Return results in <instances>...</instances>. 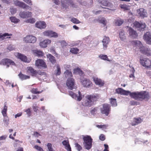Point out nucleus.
I'll return each instance as SVG.
<instances>
[{
	"instance_id": "473e14b6",
	"label": "nucleus",
	"mask_w": 151,
	"mask_h": 151,
	"mask_svg": "<svg viewBox=\"0 0 151 151\" xmlns=\"http://www.w3.org/2000/svg\"><path fill=\"white\" fill-rule=\"evenodd\" d=\"M18 76L22 80H25L30 78V76L23 74L21 73L18 75Z\"/></svg>"
},
{
	"instance_id": "8fccbe9b",
	"label": "nucleus",
	"mask_w": 151,
	"mask_h": 151,
	"mask_svg": "<svg viewBox=\"0 0 151 151\" xmlns=\"http://www.w3.org/2000/svg\"><path fill=\"white\" fill-rule=\"evenodd\" d=\"M71 21L72 22L75 24H79L81 22L78 19L75 18H73Z\"/></svg>"
},
{
	"instance_id": "a878e982",
	"label": "nucleus",
	"mask_w": 151,
	"mask_h": 151,
	"mask_svg": "<svg viewBox=\"0 0 151 151\" xmlns=\"http://www.w3.org/2000/svg\"><path fill=\"white\" fill-rule=\"evenodd\" d=\"M32 51L33 53L38 57H42L44 55V53L42 52L40 50H33Z\"/></svg>"
},
{
	"instance_id": "a19ab883",
	"label": "nucleus",
	"mask_w": 151,
	"mask_h": 151,
	"mask_svg": "<svg viewBox=\"0 0 151 151\" xmlns=\"http://www.w3.org/2000/svg\"><path fill=\"white\" fill-rule=\"evenodd\" d=\"M61 73L60 68L59 67H57L55 70V73L56 76L60 75Z\"/></svg>"
},
{
	"instance_id": "dca6fc26",
	"label": "nucleus",
	"mask_w": 151,
	"mask_h": 151,
	"mask_svg": "<svg viewBox=\"0 0 151 151\" xmlns=\"http://www.w3.org/2000/svg\"><path fill=\"white\" fill-rule=\"evenodd\" d=\"M137 14L142 18H144L147 17L146 11L143 8H141L137 9Z\"/></svg>"
},
{
	"instance_id": "423d86ee",
	"label": "nucleus",
	"mask_w": 151,
	"mask_h": 151,
	"mask_svg": "<svg viewBox=\"0 0 151 151\" xmlns=\"http://www.w3.org/2000/svg\"><path fill=\"white\" fill-rule=\"evenodd\" d=\"M19 15L22 18L25 19L32 17V13L31 12L27 11H21Z\"/></svg>"
},
{
	"instance_id": "aec40b11",
	"label": "nucleus",
	"mask_w": 151,
	"mask_h": 151,
	"mask_svg": "<svg viewBox=\"0 0 151 151\" xmlns=\"http://www.w3.org/2000/svg\"><path fill=\"white\" fill-rule=\"evenodd\" d=\"M27 72L30 74L32 76H37V71L35 70L32 67H28L27 68Z\"/></svg>"
},
{
	"instance_id": "4468645a",
	"label": "nucleus",
	"mask_w": 151,
	"mask_h": 151,
	"mask_svg": "<svg viewBox=\"0 0 151 151\" xmlns=\"http://www.w3.org/2000/svg\"><path fill=\"white\" fill-rule=\"evenodd\" d=\"M93 81L96 85H98L99 86L102 87L104 86V81L98 77L93 76L92 77Z\"/></svg>"
},
{
	"instance_id": "ea45409f",
	"label": "nucleus",
	"mask_w": 151,
	"mask_h": 151,
	"mask_svg": "<svg viewBox=\"0 0 151 151\" xmlns=\"http://www.w3.org/2000/svg\"><path fill=\"white\" fill-rule=\"evenodd\" d=\"M124 22V21L121 19L116 20L115 22L116 25L120 26Z\"/></svg>"
},
{
	"instance_id": "e433bc0d",
	"label": "nucleus",
	"mask_w": 151,
	"mask_h": 151,
	"mask_svg": "<svg viewBox=\"0 0 151 151\" xmlns=\"http://www.w3.org/2000/svg\"><path fill=\"white\" fill-rule=\"evenodd\" d=\"M110 101L112 106H117V104L116 99L111 98L110 99Z\"/></svg>"
},
{
	"instance_id": "a18cd8bd",
	"label": "nucleus",
	"mask_w": 151,
	"mask_h": 151,
	"mask_svg": "<svg viewBox=\"0 0 151 151\" xmlns=\"http://www.w3.org/2000/svg\"><path fill=\"white\" fill-rule=\"evenodd\" d=\"M61 6L63 8L66 9L68 6L67 4V1H61Z\"/></svg>"
},
{
	"instance_id": "f03ea898",
	"label": "nucleus",
	"mask_w": 151,
	"mask_h": 151,
	"mask_svg": "<svg viewBox=\"0 0 151 151\" xmlns=\"http://www.w3.org/2000/svg\"><path fill=\"white\" fill-rule=\"evenodd\" d=\"M86 99L82 103L83 106L90 107L93 105L94 102L97 101L99 98V95L97 94H93L88 95L86 96Z\"/></svg>"
},
{
	"instance_id": "c9c22d12",
	"label": "nucleus",
	"mask_w": 151,
	"mask_h": 151,
	"mask_svg": "<svg viewBox=\"0 0 151 151\" xmlns=\"http://www.w3.org/2000/svg\"><path fill=\"white\" fill-rule=\"evenodd\" d=\"M10 19L11 21L14 23H17L20 21V20L16 18L15 17H10Z\"/></svg>"
},
{
	"instance_id": "6e6552de",
	"label": "nucleus",
	"mask_w": 151,
	"mask_h": 151,
	"mask_svg": "<svg viewBox=\"0 0 151 151\" xmlns=\"http://www.w3.org/2000/svg\"><path fill=\"white\" fill-rule=\"evenodd\" d=\"M134 26L140 31H143L145 30L146 25L145 23H140L138 22H135L134 23Z\"/></svg>"
},
{
	"instance_id": "ddd939ff",
	"label": "nucleus",
	"mask_w": 151,
	"mask_h": 151,
	"mask_svg": "<svg viewBox=\"0 0 151 151\" xmlns=\"http://www.w3.org/2000/svg\"><path fill=\"white\" fill-rule=\"evenodd\" d=\"M78 96L77 94L74 93L72 91H70L69 92V95L70 96L73 98L76 99L78 101H81L82 99V95L80 91H78Z\"/></svg>"
},
{
	"instance_id": "f3484780",
	"label": "nucleus",
	"mask_w": 151,
	"mask_h": 151,
	"mask_svg": "<svg viewBox=\"0 0 151 151\" xmlns=\"http://www.w3.org/2000/svg\"><path fill=\"white\" fill-rule=\"evenodd\" d=\"M128 31L129 35L131 37L136 38L137 36V34L136 32L132 29L131 27H129Z\"/></svg>"
},
{
	"instance_id": "680f3d73",
	"label": "nucleus",
	"mask_w": 151,
	"mask_h": 151,
	"mask_svg": "<svg viewBox=\"0 0 151 151\" xmlns=\"http://www.w3.org/2000/svg\"><path fill=\"white\" fill-rule=\"evenodd\" d=\"M99 139L101 141H104L105 140V136L103 134H101L99 136Z\"/></svg>"
},
{
	"instance_id": "37998d69",
	"label": "nucleus",
	"mask_w": 151,
	"mask_h": 151,
	"mask_svg": "<svg viewBox=\"0 0 151 151\" xmlns=\"http://www.w3.org/2000/svg\"><path fill=\"white\" fill-rule=\"evenodd\" d=\"M4 119H3V121L4 123L6 125V126H7L9 124V118L7 116H4Z\"/></svg>"
},
{
	"instance_id": "0eeeda50",
	"label": "nucleus",
	"mask_w": 151,
	"mask_h": 151,
	"mask_svg": "<svg viewBox=\"0 0 151 151\" xmlns=\"http://www.w3.org/2000/svg\"><path fill=\"white\" fill-rule=\"evenodd\" d=\"M0 65H14L15 63L14 62L10 59L5 58L3 59L1 61H0Z\"/></svg>"
},
{
	"instance_id": "5701e85b",
	"label": "nucleus",
	"mask_w": 151,
	"mask_h": 151,
	"mask_svg": "<svg viewBox=\"0 0 151 151\" xmlns=\"http://www.w3.org/2000/svg\"><path fill=\"white\" fill-rule=\"evenodd\" d=\"M142 119L140 118H135L133 119V122L131 123L132 126H135L140 123L142 122Z\"/></svg>"
},
{
	"instance_id": "f257e3e1",
	"label": "nucleus",
	"mask_w": 151,
	"mask_h": 151,
	"mask_svg": "<svg viewBox=\"0 0 151 151\" xmlns=\"http://www.w3.org/2000/svg\"><path fill=\"white\" fill-rule=\"evenodd\" d=\"M115 91L116 93L118 94L126 96L129 95L131 98L140 101L144 99H148L150 98L149 93L145 91L131 92L129 91L124 90L121 88L116 89Z\"/></svg>"
},
{
	"instance_id": "4be33fe9",
	"label": "nucleus",
	"mask_w": 151,
	"mask_h": 151,
	"mask_svg": "<svg viewBox=\"0 0 151 151\" xmlns=\"http://www.w3.org/2000/svg\"><path fill=\"white\" fill-rule=\"evenodd\" d=\"M98 1L103 5L105 6H112L113 4L106 0H98Z\"/></svg>"
},
{
	"instance_id": "e2e57ef3",
	"label": "nucleus",
	"mask_w": 151,
	"mask_h": 151,
	"mask_svg": "<svg viewBox=\"0 0 151 151\" xmlns=\"http://www.w3.org/2000/svg\"><path fill=\"white\" fill-rule=\"evenodd\" d=\"M25 111L27 113V114L29 116L31 115V111L30 109H26Z\"/></svg>"
},
{
	"instance_id": "72a5a7b5",
	"label": "nucleus",
	"mask_w": 151,
	"mask_h": 151,
	"mask_svg": "<svg viewBox=\"0 0 151 151\" xmlns=\"http://www.w3.org/2000/svg\"><path fill=\"white\" fill-rule=\"evenodd\" d=\"M7 106H6V104H5L4 108L3 110L1 111V113L2 115L4 116H7Z\"/></svg>"
},
{
	"instance_id": "2f4dec72",
	"label": "nucleus",
	"mask_w": 151,
	"mask_h": 151,
	"mask_svg": "<svg viewBox=\"0 0 151 151\" xmlns=\"http://www.w3.org/2000/svg\"><path fill=\"white\" fill-rule=\"evenodd\" d=\"M99 57L101 60H107L109 61H110L109 59L108 58L107 56L106 55L101 54L99 55Z\"/></svg>"
},
{
	"instance_id": "cd10ccee",
	"label": "nucleus",
	"mask_w": 151,
	"mask_h": 151,
	"mask_svg": "<svg viewBox=\"0 0 151 151\" xmlns=\"http://www.w3.org/2000/svg\"><path fill=\"white\" fill-rule=\"evenodd\" d=\"M119 36L120 40L122 41H124L126 39L125 32L123 30H121L119 32Z\"/></svg>"
},
{
	"instance_id": "bf43d9fd",
	"label": "nucleus",
	"mask_w": 151,
	"mask_h": 151,
	"mask_svg": "<svg viewBox=\"0 0 151 151\" xmlns=\"http://www.w3.org/2000/svg\"><path fill=\"white\" fill-rule=\"evenodd\" d=\"M7 49L9 51H12L14 50V48L13 47V45H10L8 46Z\"/></svg>"
},
{
	"instance_id": "4c0bfd02",
	"label": "nucleus",
	"mask_w": 151,
	"mask_h": 151,
	"mask_svg": "<svg viewBox=\"0 0 151 151\" xmlns=\"http://www.w3.org/2000/svg\"><path fill=\"white\" fill-rule=\"evenodd\" d=\"M79 51V50L76 48H71L70 50V52L74 54H77Z\"/></svg>"
},
{
	"instance_id": "774afa93",
	"label": "nucleus",
	"mask_w": 151,
	"mask_h": 151,
	"mask_svg": "<svg viewBox=\"0 0 151 151\" xmlns=\"http://www.w3.org/2000/svg\"><path fill=\"white\" fill-rule=\"evenodd\" d=\"M22 113H17L15 115V117L16 118L17 117H19L22 116Z\"/></svg>"
},
{
	"instance_id": "393cba45",
	"label": "nucleus",
	"mask_w": 151,
	"mask_h": 151,
	"mask_svg": "<svg viewBox=\"0 0 151 151\" xmlns=\"http://www.w3.org/2000/svg\"><path fill=\"white\" fill-rule=\"evenodd\" d=\"M36 66H45V64L44 61L40 59H37L35 61Z\"/></svg>"
},
{
	"instance_id": "c756f323",
	"label": "nucleus",
	"mask_w": 151,
	"mask_h": 151,
	"mask_svg": "<svg viewBox=\"0 0 151 151\" xmlns=\"http://www.w3.org/2000/svg\"><path fill=\"white\" fill-rule=\"evenodd\" d=\"M73 73L78 74L81 76H83V72L78 68L74 69Z\"/></svg>"
},
{
	"instance_id": "0e129e2a",
	"label": "nucleus",
	"mask_w": 151,
	"mask_h": 151,
	"mask_svg": "<svg viewBox=\"0 0 151 151\" xmlns=\"http://www.w3.org/2000/svg\"><path fill=\"white\" fill-rule=\"evenodd\" d=\"M121 8L126 10H128V8L126 5H122L121 6Z\"/></svg>"
},
{
	"instance_id": "3c124183",
	"label": "nucleus",
	"mask_w": 151,
	"mask_h": 151,
	"mask_svg": "<svg viewBox=\"0 0 151 151\" xmlns=\"http://www.w3.org/2000/svg\"><path fill=\"white\" fill-rule=\"evenodd\" d=\"M51 31L48 30L45 31L43 32V34L45 36L50 37Z\"/></svg>"
},
{
	"instance_id": "603ef678",
	"label": "nucleus",
	"mask_w": 151,
	"mask_h": 151,
	"mask_svg": "<svg viewBox=\"0 0 151 151\" xmlns=\"http://www.w3.org/2000/svg\"><path fill=\"white\" fill-rule=\"evenodd\" d=\"M9 10L12 14H15L17 10L16 9L14 8H10Z\"/></svg>"
},
{
	"instance_id": "49530a36",
	"label": "nucleus",
	"mask_w": 151,
	"mask_h": 151,
	"mask_svg": "<svg viewBox=\"0 0 151 151\" xmlns=\"http://www.w3.org/2000/svg\"><path fill=\"white\" fill-rule=\"evenodd\" d=\"M99 110L98 107H96L94 108L91 111V113L92 114H94L97 113Z\"/></svg>"
},
{
	"instance_id": "1a4fd4ad",
	"label": "nucleus",
	"mask_w": 151,
	"mask_h": 151,
	"mask_svg": "<svg viewBox=\"0 0 151 151\" xmlns=\"http://www.w3.org/2000/svg\"><path fill=\"white\" fill-rule=\"evenodd\" d=\"M36 38L34 36L28 35L23 39V41L26 43H34L36 41Z\"/></svg>"
},
{
	"instance_id": "9d476101",
	"label": "nucleus",
	"mask_w": 151,
	"mask_h": 151,
	"mask_svg": "<svg viewBox=\"0 0 151 151\" xmlns=\"http://www.w3.org/2000/svg\"><path fill=\"white\" fill-rule=\"evenodd\" d=\"M66 85L68 88L71 90L74 88L75 81L73 78H68L66 82Z\"/></svg>"
},
{
	"instance_id": "052dcab7",
	"label": "nucleus",
	"mask_w": 151,
	"mask_h": 151,
	"mask_svg": "<svg viewBox=\"0 0 151 151\" xmlns=\"http://www.w3.org/2000/svg\"><path fill=\"white\" fill-rule=\"evenodd\" d=\"M27 4L32 5V2L31 0H23Z\"/></svg>"
},
{
	"instance_id": "6ab92c4d",
	"label": "nucleus",
	"mask_w": 151,
	"mask_h": 151,
	"mask_svg": "<svg viewBox=\"0 0 151 151\" xmlns=\"http://www.w3.org/2000/svg\"><path fill=\"white\" fill-rule=\"evenodd\" d=\"M36 27L40 29L45 28L46 24L45 22L43 21H39L37 22L35 24Z\"/></svg>"
},
{
	"instance_id": "6e6d98bb",
	"label": "nucleus",
	"mask_w": 151,
	"mask_h": 151,
	"mask_svg": "<svg viewBox=\"0 0 151 151\" xmlns=\"http://www.w3.org/2000/svg\"><path fill=\"white\" fill-rule=\"evenodd\" d=\"M34 148L38 150L39 151H44L41 147L37 145L34 146Z\"/></svg>"
},
{
	"instance_id": "bb28decb",
	"label": "nucleus",
	"mask_w": 151,
	"mask_h": 151,
	"mask_svg": "<svg viewBox=\"0 0 151 151\" xmlns=\"http://www.w3.org/2000/svg\"><path fill=\"white\" fill-rule=\"evenodd\" d=\"M62 143L63 145L65 146V148L68 151H71V148L69 144L68 140H64L63 142Z\"/></svg>"
},
{
	"instance_id": "69168bd1",
	"label": "nucleus",
	"mask_w": 151,
	"mask_h": 151,
	"mask_svg": "<svg viewBox=\"0 0 151 151\" xmlns=\"http://www.w3.org/2000/svg\"><path fill=\"white\" fill-rule=\"evenodd\" d=\"M104 146L105 147V149L103 151H109L108 150V149L109 148L108 145L106 144H104Z\"/></svg>"
},
{
	"instance_id": "a211bd4d",
	"label": "nucleus",
	"mask_w": 151,
	"mask_h": 151,
	"mask_svg": "<svg viewBox=\"0 0 151 151\" xmlns=\"http://www.w3.org/2000/svg\"><path fill=\"white\" fill-rule=\"evenodd\" d=\"M110 41L109 37L104 36L102 41L103 45L104 50H106L107 47V45L109 44Z\"/></svg>"
},
{
	"instance_id": "c85d7f7f",
	"label": "nucleus",
	"mask_w": 151,
	"mask_h": 151,
	"mask_svg": "<svg viewBox=\"0 0 151 151\" xmlns=\"http://www.w3.org/2000/svg\"><path fill=\"white\" fill-rule=\"evenodd\" d=\"M47 58L49 59V60L53 64H54L56 63V60L55 59V58L53 55L49 54L47 55Z\"/></svg>"
},
{
	"instance_id": "5fc2aeb1",
	"label": "nucleus",
	"mask_w": 151,
	"mask_h": 151,
	"mask_svg": "<svg viewBox=\"0 0 151 151\" xmlns=\"http://www.w3.org/2000/svg\"><path fill=\"white\" fill-rule=\"evenodd\" d=\"M12 34H9L8 33H5L3 35L0 34V38H3L7 36L12 35Z\"/></svg>"
},
{
	"instance_id": "2eb2a0df",
	"label": "nucleus",
	"mask_w": 151,
	"mask_h": 151,
	"mask_svg": "<svg viewBox=\"0 0 151 151\" xmlns=\"http://www.w3.org/2000/svg\"><path fill=\"white\" fill-rule=\"evenodd\" d=\"M140 62L142 66H151V62L147 59L145 58H140Z\"/></svg>"
},
{
	"instance_id": "412c9836",
	"label": "nucleus",
	"mask_w": 151,
	"mask_h": 151,
	"mask_svg": "<svg viewBox=\"0 0 151 151\" xmlns=\"http://www.w3.org/2000/svg\"><path fill=\"white\" fill-rule=\"evenodd\" d=\"M51 42V41L49 40H45L40 42V45L42 47L45 48Z\"/></svg>"
},
{
	"instance_id": "4d7b16f0",
	"label": "nucleus",
	"mask_w": 151,
	"mask_h": 151,
	"mask_svg": "<svg viewBox=\"0 0 151 151\" xmlns=\"http://www.w3.org/2000/svg\"><path fill=\"white\" fill-rule=\"evenodd\" d=\"M37 76L38 75H46V73L45 72L42 71L40 70H39L37 71Z\"/></svg>"
},
{
	"instance_id": "7ed1b4c3",
	"label": "nucleus",
	"mask_w": 151,
	"mask_h": 151,
	"mask_svg": "<svg viewBox=\"0 0 151 151\" xmlns=\"http://www.w3.org/2000/svg\"><path fill=\"white\" fill-rule=\"evenodd\" d=\"M83 144L85 148L87 150L91 148L92 145L93 139L90 136L86 135L83 137Z\"/></svg>"
},
{
	"instance_id": "09e8293b",
	"label": "nucleus",
	"mask_w": 151,
	"mask_h": 151,
	"mask_svg": "<svg viewBox=\"0 0 151 151\" xmlns=\"http://www.w3.org/2000/svg\"><path fill=\"white\" fill-rule=\"evenodd\" d=\"M75 147L78 150L80 151L82 150V147L78 143H75Z\"/></svg>"
},
{
	"instance_id": "79ce46f5",
	"label": "nucleus",
	"mask_w": 151,
	"mask_h": 151,
	"mask_svg": "<svg viewBox=\"0 0 151 151\" xmlns=\"http://www.w3.org/2000/svg\"><path fill=\"white\" fill-rule=\"evenodd\" d=\"M47 146L49 151H55L52 148V144L51 143H47Z\"/></svg>"
},
{
	"instance_id": "de8ad7c7",
	"label": "nucleus",
	"mask_w": 151,
	"mask_h": 151,
	"mask_svg": "<svg viewBox=\"0 0 151 151\" xmlns=\"http://www.w3.org/2000/svg\"><path fill=\"white\" fill-rule=\"evenodd\" d=\"M51 32L50 35V37H54L56 38L58 37V34L55 32L51 31Z\"/></svg>"
},
{
	"instance_id": "39448f33",
	"label": "nucleus",
	"mask_w": 151,
	"mask_h": 151,
	"mask_svg": "<svg viewBox=\"0 0 151 151\" xmlns=\"http://www.w3.org/2000/svg\"><path fill=\"white\" fill-rule=\"evenodd\" d=\"M14 3L16 6H18L24 9L32 10V8L31 7L23 2L20 1L18 0H15L14 1Z\"/></svg>"
},
{
	"instance_id": "b1692460",
	"label": "nucleus",
	"mask_w": 151,
	"mask_h": 151,
	"mask_svg": "<svg viewBox=\"0 0 151 151\" xmlns=\"http://www.w3.org/2000/svg\"><path fill=\"white\" fill-rule=\"evenodd\" d=\"M18 58L20 59L22 61L27 63L29 62V60H28L27 57L24 55L18 53Z\"/></svg>"
},
{
	"instance_id": "f8f14e48",
	"label": "nucleus",
	"mask_w": 151,
	"mask_h": 151,
	"mask_svg": "<svg viewBox=\"0 0 151 151\" xmlns=\"http://www.w3.org/2000/svg\"><path fill=\"white\" fill-rule=\"evenodd\" d=\"M133 42L135 45H137V46L139 45L138 46L139 47L140 50L141 52L142 53L145 54L148 48L142 46L141 42L139 41H134Z\"/></svg>"
},
{
	"instance_id": "58836bf2",
	"label": "nucleus",
	"mask_w": 151,
	"mask_h": 151,
	"mask_svg": "<svg viewBox=\"0 0 151 151\" xmlns=\"http://www.w3.org/2000/svg\"><path fill=\"white\" fill-rule=\"evenodd\" d=\"M99 20L100 22L103 24L104 26L106 25L107 23V21L106 19L104 17L99 19Z\"/></svg>"
},
{
	"instance_id": "20e7f679",
	"label": "nucleus",
	"mask_w": 151,
	"mask_h": 151,
	"mask_svg": "<svg viewBox=\"0 0 151 151\" xmlns=\"http://www.w3.org/2000/svg\"><path fill=\"white\" fill-rule=\"evenodd\" d=\"M100 109L102 114H104L106 116H107L110 112L111 106L108 104H104L102 105V107Z\"/></svg>"
},
{
	"instance_id": "338daca9",
	"label": "nucleus",
	"mask_w": 151,
	"mask_h": 151,
	"mask_svg": "<svg viewBox=\"0 0 151 151\" xmlns=\"http://www.w3.org/2000/svg\"><path fill=\"white\" fill-rule=\"evenodd\" d=\"M32 107L34 111L35 112H37V111L38 110V107L37 106H33Z\"/></svg>"
},
{
	"instance_id": "864d4df0",
	"label": "nucleus",
	"mask_w": 151,
	"mask_h": 151,
	"mask_svg": "<svg viewBox=\"0 0 151 151\" xmlns=\"http://www.w3.org/2000/svg\"><path fill=\"white\" fill-rule=\"evenodd\" d=\"M131 71L132 72V73L129 76V77L130 78H132V77L134 78V73L135 72V70L133 67L132 68V69L131 70Z\"/></svg>"
},
{
	"instance_id": "7c9ffc66",
	"label": "nucleus",
	"mask_w": 151,
	"mask_h": 151,
	"mask_svg": "<svg viewBox=\"0 0 151 151\" xmlns=\"http://www.w3.org/2000/svg\"><path fill=\"white\" fill-rule=\"evenodd\" d=\"M65 76L66 78H70V77L73 76L72 74L71 70H67L64 73Z\"/></svg>"
},
{
	"instance_id": "f704fd0d",
	"label": "nucleus",
	"mask_w": 151,
	"mask_h": 151,
	"mask_svg": "<svg viewBox=\"0 0 151 151\" xmlns=\"http://www.w3.org/2000/svg\"><path fill=\"white\" fill-rule=\"evenodd\" d=\"M43 91H38V89L37 88H32L31 90V92L35 94H38L41 93Z\"/></svg>"
},
{
	"instance_id": "9b49d317",
	"label": "nucleus",
	"mask_w": 151,
	"mask_h": 151,
	"mask_svg": "<svg viewBox=\"0 0 151 151\" xmlns=\"http://www.w3.org/2000/svg\"><path fill=\"white\" fill-rule=\"evenodd\" d=\"M81 82L83 86L89 87L92 85V82L89 79L83 78L81 79Z\"/></svg>"
},
{
	"instance_id": "13d9d810",
	"label": "nucleus",
	"mask_w": 151,
	"mask_h": 151,
	"mask_svg": "<svg viewBox=\"0 0 151 151\" xmlns=\"http://www.w3.org/2000/svg\"><path fill=\"white\" fill-rule=\"evenodd\" d=\"M145 54L147 56H151V50L149 48H148Z\"/></svg>"
},
{
	"instance_id": "c03bdc74",
	"label": "nucleus",
	"mask_w": 151,
	"mask_h": 151,
	"mask_svg": "<svg viewBox=\"0 0 151 151\" xmlns=\"http://www.w3.org/2000/svg\"><path fill=\"white\" fill-rule=\"evenodd\" d=\"M26 22L27 23H29L31 24H33L35 22V19L34 18H32L29 19H27L26 21Z\"/></svg>"
}]
</instances>
